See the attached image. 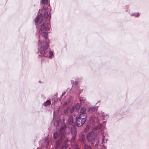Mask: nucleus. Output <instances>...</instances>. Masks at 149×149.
Listing matches in <instances>:
<instances>
[{"label":"nucleus","instance_id":"nucleus-32","mask_svg":"<svg viewBox=\"0 0 149 149\" xmlns=\"http://www.w3.org/2000/svg\"><path fill=\"white\" fill-rule=\"evenodd\" d=\"M40 10H39V12H40Z\"/></svg>","mask_w":149,"mask_h":149},{"label":"nucleus","instance_id":"nucleus-23","mask_svg":"<svg viewBox=\"0 0 149 149\" xmlns=\"http://www.w3.org/2000/svg\"><path fill=\"white\" fill-rule=\"evenodd\" d=\"M76 136V134H74L73 135L72 138L71 139V141H74L75 139Z\"/></svg>","mask_w":149,"mask_h":149},{"label":"nucleus","instance_id":"nucleus-2","mask_svg":"<svg viewBox=\"0 0 149 149\" xmlns=\"http://www.w3.org/2000/svg\"><path fill=\"white\" fill-rule=\"evenodd\" d=\"M102 125L100 124L97 126L91 132L88 133L87 135V140L88 142H91V144L94 146H97L99 143L98 139L96 138L98 134L101 131V134L102 136V142L105 143V140L106 141L107 139L105 138L106 136V133H105V135H104V132L100 131V130L102 129Z\"/></svg>","mask_w":149,"mask_h":149},{"label":"nucleus","instance_id":"nucleus-26","mask_svg":"<svg viewBox=\"0 0 149 149\" xmlns=\"http://www.w3.org/2000/svg\"><path fill=\"white\" fill-rule=\"evenodd\" d=\"M74 148H75V149H79L78 147L76 145H74L73 146Z\"/></svg>","mask_w":149,"mask_h":149},{"label":"nucleus","instance_id":"nucleus-22","mask_svg":"<svg viewBox=\"0 0 149 149\" xmlns=\"http://www.w3.org/2000/svg\"><path fill=\"white\" fill-rule=\"evenodd\" d=\"M84 147L85 149H92L91 147L87 145L84 144Z\"/></svg>","mask_w":149,"mask_h":149},{"label":"nucleus","instance_id":"nucleus-33","mask_svg":"<svg viewBox=\"0 0 149 149\" xmlns=\"http://www.w3.org/2000/svg\"><path fill=\"white\" fill-rule=\"evenodd\" d=\"M100 103V102H98V103Z\"/></svg>","mask_w":149,"mask_h":149},{"label":"nucleus","instance_id":"nucleus-16","mask_svg":"<svg viewBox=\"0 0 149 149\" xmlns=\"http://www.w3.org/2000/svg\"><path fill=\"white\" fill-rule=\"evenodd\" d=\"M51 103V102L50 100H48L45 102L43 104L44 105L46 106H48Z\"/></svg>","mask_w":149,"mask_h":149},{"label":"nucleus","instance_id":"nucleus-6","mask_svg":"<svg viewBox=\"0 0 149 149\" xmlns=\"http://www.w3.org/2000/svg\"><path fill=\"white\" fill-rule=\"evenodd\" d=\"M86 108L85 107H82L80 109L79 116H80L86 118L87 115L86 113Z\"/></svg>","mask_w":149,"mask_h":149},{"label":"nucleus","instance_id":"nucleus-12","mask_svg":"<svg viewBox=\"0 0 149 149\" xmlns=\"http://www.w3.org/2000/svg\"><path fill=\"white\" fill-rule=\"evenodd\" d=\"M49 140L47 139H46L44 142V146L45 147L47 148L49 143Z\"/></svg>","mask_w":149,"mask_h":149},{"label":"nucleus","instance_id":"nucleus-8","mask_svg":"<svg viewBox=\"0 0 149 149\" xmlns=\"http://www.w3.org/2000/svg\"><path fill=\"white\" fill-rule=\"evenodd\" d=\"M71 132L72 133L76 134L77 133L76 126L74 125H72L71 127Z\"/></svg>","mask_w":149,"mask_h":149},{"label":"nucleus","instance_id":"nucleus-1","mask_svg":"<svg viewBox=\"0 0 149 149\" xmlns=\"http://www.w3.org/2000/svg\"><path fill=\"white\" fill-rule=\"evenodd\" d=\"M50 27V24L49 22L43 23L41 25L39 38V41L41 42L38 50V53L40 54H38L39 56L49 57L52 56V52H51L48 50L49 43L47 41L45 40L47 39L48 31L49 30Z\"/></svg>","mask_w":149,"mask_h":149},{"label":"nucleus","instance_id":"nucleus-17","mask_svg":"<svg viewBox=\"0 0 149 149\" xmlns=\"http://www.w3.org/2000/svg\"><path fill=\"white\" fill-rule=\"evenodd\" d=\"M81 141L84 142L85 140V136L84 134H82L81 136Z\"/></svg>","mask_w":149,"mask_h":149},{"label":"nucleus","instance_id":"nucleus-29","mask_svg":"<svg viewBox=\"0 0 149 149\" xmlns=\"http://www.w3.org/2000/svg\"><path fill=\"white\" fill-rule=\"evenodd\" d=\"M65 93L64 92V93H63L62 95V96H63V95H65Z\"/></svg>","mask_w":149,"mask_h":149},{"label":"nucleus","instance_id":"nucleus-13","mask_svg":"<svg viewBox=\"0 0 149 149\" xmlns=\"http://www.w3.org/2000/svg\"><path fill=\"white\" fill-rule=\"evenodd\" d=\"M65 132H64V134H68V133H69L70 131V129L69 127H67L66 126H65Z\"/></svg>","mask_w":149,"mask_h":149},{"label":"nucleus","instance_id":"nucleus-3","mask_svg":"<svg viewBox=\"0 0 149 149\" xmlns=\"http://www.w3.org/2000/svg\"><path fill=\"white\" fill-rule=\"evenodd\" d=\"M48 0H41V5L43 6L42 12H41L42 14H40L37 16L35 19V23L36 25H38L42 21L43 16L42 15L43 14V18L45 19L46 21L48 22L50 18L49 17V14L48 12H49V10H51L50 5H47Z\"/></svg>","mask_w":149,"mask_h":149},{"label":"nucleus","instance_id":"nucleus-25","mask_svg":"<svg viewBox=\"0 0 149 149\" xmlns=\"http://www.w3.org/2000/svg\"><path fill=\"white\" fill-rule=\"evenodd\" d=\"M70 102V99H69L68 101L65 102L64 104V105L66 106L68 103H69Z\"/></svg>","mask_w":149,"mask_h":149},{"label":"nucleus","instance_id":"nucleus-15","mask_svg":"<svg viewBox=\"0 0 149 149\" xmlns=\"http://www.w3.org/2000/svg\"><path fill=\"white\" fill-rule=\"evenodd\" d=\"M58 135V132H54L53 133V137L54 139H57Z\"/></svg>","mask_w":149,"mask_h":149},{"label":"nucleus","instance_id":"nucleus-20","mask_svg":"<svg viewBox=\"0 0 149 149\" xmlns=\"http://www.w3.org/2000/svg\"><path fill=\"white\" fill-rule=\"evenodd\" d=\"M69 108L68 107H67L64 109L63 113L64 114L66 115L68 114V111L69 110Z\"/></svg>","mask_w":149,"mask_h":149},{"label":"nucleus","instance_id":"nucleus-31","mask_svg":"<svg viewBox=\"0 0 149 149\" xmlns=\"http://www.w3.org/2000/svg\"><path fill=\"white\" fill-rule=\"evenodd\" d=\"M64 149H66V147H65L64 148Z\"/></svg>","mask_w":149,"mask_h":149},{"label":"nucleus","instance_id":"nucleus-11","mask_svg":"<svg viewBox=\"0 0 149 149\" xmlns=\"http://www.w3.org/2000/svg\"><path fill=\"white\" fill-rule=\"evenodd\" d=\"M96 108V107H90L88 109V111L90 113H92L94 111Z\"/></svg>","mask_w":149,"mask_h":149},{"label":"nucleus","instance_id":"nucleus-14","mask_svg":"<svg viewBox=\"0 0 149 149\" xmlns=\"http://www.w3.org/2000/svg\"><path fill=\"white\" fill-rule=\"evenodd\" d=\"M80 105L79 103H77L76 104L75 106V108L76 110L78 111L80 109Z\"/></svg>","mask_w":149,"mask_h":149},{"label":"nucleus","instance_id":"nucleus-4","mask_svg":"<svg viewBox=\"0 0 149 149\" xmlns=\"http://www.w3.org/2000/svg\"><path fill=\"white\" fill-rule=\"evenodd\" d=\"M108 117V116L103 113H96L90 118L89 121L91 124H93L94 123H100V121L103 120H106Z\"/></svg>","mask_w":149,"mask_h":149},{"label":"nucleus","instance_id":"nucleus-9","mask_svg":"<svg viewBox=\"0 0 149 149\" xmlns=\"http://www.w3.org/2000/svg\"><path fill=\"white\" fill-rule=\"evenodd\" d=\"M73 117L70 116L67 121V124L69 125H71L73 123Z\"/></svg>","mask_w":149,"mask_h":149},{"label":"nucleus","instance_id":"nucleus-30","mask_svg":"<svg viewBox=\"0 0 149 149\" xmlns=\"http://www.w3.org/2000/svg\"><path fill=\"white\" fill-rule=\"evenodd\" d=\"M80 102L81 103H82L81 100V99H80Z\"/></svg>","mask_w":149,"mask_h":149},{"label":"nucleus","instance_id":"nucleus-24","mask_svg":"<svg viewBox=\"0 0 149 149\" xmlns=\"http://www.w3.org/2000/svg\"><path fill=\"white\" fill-rule=\"evenodd\" d=\"M58 121H55L54 123V125L57 126L58 125Z\"/></svg>","mask_w":149,"mask_h":149},{"label":"nucleus","instance_id":"nucleus-7","mask_svg":"<svg viewBox=\"0 0 149 149\" xmlns=\"http://www.w3.org/2000/svg\"><path fill=\"white\" fill-rule=\"evenodd\" d=\"M65 126L66 125H64L61 127L59 130L60 133V134H61V138L62 139H63V135L64 134Z\"/></svg>","mask_w":149,"mask_h":149},{"label":"nucleus","instance_id":"nucleus-19","mask_svg":"<svg viewBox=\"0 0 149 149\" xmlns=\"http://www.w3.org/2000/svg\"><path fill=\"white\" fill-rule=\"evenodd\" d=\"M90 128V126L88 125H87L84 130V132H87L88 131Z\"/></svg>","mask_w":149,"mask_h":149},{"label":"nucleus","instance_id":"nucleus-27","mask_svg":"<svg viewBox=\"0 0 149 149\" xmlns=\"http://www.w3.org/2000/svg\"><path fill=\"white\" fill-rule=\"evenodd\" d=\"M64 148V145L63 144L61 146L60 148V149H63Z\"/></svg>","mask_w":149,"mask_h":149},{"label":"nucleus","instance_id":"nucleus-28","mask_svg":"<svg viewBox=\"0 0 149 149\" xmlns=\"http://www.w3.org/2000/svg\"><path fill=\"white\" fill-rule=\"evenodd\" d=\"M64 146H65V147H66V148H67V147H68V144H65V145Z\"/></svg>","mask_w":149,"mask_h":149},{"label":"nucleus","instance_id":"nucleus-18","mask_svg":"<svg viewBox=\"0 0 149 149\" xmlns=\"http://www.w3.org/2000/svg\"><path fill=\"white\" fill-rule=\"evenodd\" d=\"M75 109V106H73L70 108V112L71 113H72L74 111Z\"/></svg>","mask_w":149,"mask_h":149},{"label":"nucleus","instance_id":"nucleus-21","mask_svg":"<svg viewBox=\"0 0 149 149\" xmlns=\"http://www.w3.org/2000/svg\"><path fill=\"white\" fill-rule=\"evenodd\" d=\"M140 15V13H134L133 14L131 15V16H132L133 15L135 17H138Z\"/></svg>","mask_w":149,"mask_h":149},{"label":"nucleus","instance_id":"nucleus-10","mask_svg":"<svg viewBox=\"0 0 149 149\" xmlns=\"http://www.w3.org/2000/svg\"><path fill=\"white\" fill-rule=\"evenodd\" d=\"M62 143V141L61 140H58L56 141L55 143V148L56 149H57L60 146V145Z\"/></svg>","mask_w":149,"mask_h":149},{"label":"nucleus","instance_id":"nucleus-5","mask_svg":"<svg viewBox=\"0 0 149 149\" xmlns=\"http://www.w3.org/2000/svg\"><path fill=\"white\" fill-rule=\"evenodd\" d=\"M86 117L79 116L76 118V124L78 127H80L82 125L86 120Z\"/></svg>","mask_w":149,"mask_h":149}]
</instances>
